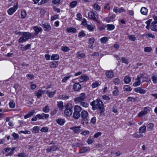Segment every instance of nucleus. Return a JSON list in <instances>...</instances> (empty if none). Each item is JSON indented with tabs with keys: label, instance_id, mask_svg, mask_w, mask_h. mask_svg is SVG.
Instances as JSON below:
<instances>
[{
	"label": "nucleus",
	"instance_id": "obj_53",
	"mask_svg": "<svg viewBox=\"0 0 157 157\" xmlns=\"http://www.w3.org/2000/svg\"><path fill=\"white\" fill-rule=\"evenodd\" d=\"M71 77V75L64 77L62 80L63 82H66L67 80L69 79Z\"/></svg>",
	"mask_w": 157,
	"mask_h": 157
},
{
	"label": "nucleus",
	"instance_id": "obj_40",
	"mask_svg": "<svg viewBox=\"0 0 157 157\" xmlns=\"http://www.w3.org/2000/svg\"><path fill=\"white\" fill-rule=\"evenodd\" d=\"M77 2L76 1H74L70 3V6L71 8H73L75 7L77 5Z\"/></svg>",
	"mask_w": 157,
	"mask_h": 157
},
{
	"label": "nucleus",
	"instance_id": "obj_30",
	"mask_svg": "<svg viewBox=\"0 0 157 157\" xmlns=\"http://www.w3.org/2000/svg\"><path fill=\"white\" fill-rule=\"evenodd\" d=\"M131 81V78L128 76H126L124 79V81L126 84L130 83Z\"/></svg>",
	"mask_w": 157,
	"mask_h": 157
},
{
	"label": "nucleus",
	"instance_id": "obj_22",
	"mask_svg": "<svg viewBox=\"0 0 157 157\" xmlns=\"http://www.w3.org/2000/svg\"><path fill=\"white\" fill-rule=\"evenodd\" d=\"M59 56L57 54H52L51 57V59L52 60H57L59 59Z\"/></svg>",
	"mask_w": 157,
	"mask_h": 157
},
{
	"label": "nucleus",
	"instance_id": "obj_62",
	"mask_svg": "<svg viewBox=\"0 0 157 157\" xmlns=\"http://www.w3.org/2000/svg\"><path fill=\"white\" fill-rule=\"evenodd\" d=\"M42 115H43L42 116L43 118V119H47L48 118L49 116L48 114H45L44 113H42Z\"/></svg>",
	"mask_w": 157,
	"mask_h": 157
},
{
	"label": "nucleus",
	"instance_id": "obj_28",
	"mask_svg": "<svg viewBox=\"0 0 157 157\" xmlns=\"http://www.w3.org/2000/svg\"><path fill=\"white\" fill-rule=\"evenodd\" d=\"M82 109L81 107L79 105H75L74 107V112L80 113L82 110Z\"/></svg>",
	"mask_w": 157,
	"mask_h": 157
},
{
	"label": "nucleus",
	"instance_id": "obj_34",
	"mask_svg": "<svg viewBox=\"0 0 157 157\" xmlns=\"http://www.w3.org/2000/svg\"><path fill=\"white\" fill-rule=\"evenodd\" d=\"M154 124L153 123H150L147 126V130L148 131H150L154 127Z\"/></svg>",
	"mask_w": 157,
	"mask_h": 157
},
{
	"label": "nucleus",
	"instance_id": "obj_17",
	"mask_svg": "<svg viewBox=\"0 0 157 157\" xmlns=\"http://www.w3.org/2000/svg\"><path fill=\"white\" fill-rule=\"evenodd\" d=\"M140 78L141 77L139 75L137 76V78L136 79V80H137L133 84V86H139L140 83Z\"/></svg>",
	"mask_w": 157,
	"mask_h": 157
},
{
	"label": "nucleus",
	"instance_id": "obj_41",
	"mask_svg": "<svg viewBox=\"0 0 157 157\" xmlns=\"http://www.w3.org/2000/svg\"><path fill=\"white\" fill-rule=\"evenodd\" d=\"M10 107V108H13L15 106V103L14 102L13 100L10 101L9 104Z\"/></svg>",
	"mask_w": 157,
	"mask_h": 157
},
{
	"label": "nucleus",
	"instance_id": "obj_55",
	"mask_svg": "<svg viewBox=\"0 0 157 157\" xmlns=\"http://www.w3.org/2000/svg\"><path fill=\"white\" fill-rule=\"evenodd\" d=\"M16 148L15 147L12 148L11 151H10L8 153V154L6 155V156H7L11 155L13 154V151Z\"/></svg>",
	"mask_w": 157,
	"mask_h": 157
},
{
	"label": "nucleus",
	"instance_id": "obj_38",
	"mask_svg": "<svg viewBox=\"0 0 157 157\" xmlns=\"http://www.w3.org/2000/svg\"><path fill=\"white\" fill-rule=\"evenodd\" d=\"M47 92L49 97L52 98L56 94V90L54 91H50L49 92L47 91Z\"/></svg>",
	"mask_w": 157,
	"mask_h": 157
},
{
	"label": "nucleus",
	"instance_id": "obj_31",
	"mask_svg": "<svg viewBox=\"0 0 157 157\" xmlns=\"http://www.w3.org/2000/svg\"><path fill=\"white\" fill-rule=\"evenodd\" d=\"M127 35H128L127 36L129 40L133 41H135L136 40V38L135 35H129L128 33H127Z\"/></svg>",
	"mask_w": 157,
	"mask_h": 157
},
{
	"label": "nucleus",
	"instance_id": "obj_26",
	"mask_svg": "<svg viewBox=\"0 0 157 157\" xmlns=\"http://www.w3.org/2000/svg\"><path fill=\"white\" fill-rule=\"evenodd\" d=\"M106 26L107 27V30L109 31L112 30L115 28L114 25L112 24H107Z\"/></svg>",
	"mask_w": 157,
	"mask_h": 157
},
{
	"label": "nucleus",
	"instance_id": "obj_23",
	"mask_svg": "<svg viewBox=\"0 0 157 157\" xmlns=\"http://www.w3.org/2000/svg\"><path fill=\"white\" fill-rule=\"evenodd\" d=\"M143 136V135L141 133H140L139 132L135 133L133 135V137L136 138H142Z\"/></svg>",
	"mask_w": 157,
	"mask_h": 157
},
{
	"label": "nucleus",
	"instance_id": "obj_43",
	"mask_svg": "<svg viewBox=\"0 0 157 157\" xmlns=\"http://www.w3.org/2000/svg\"><path fill=\"white\" fill-rule=\"evenodd\" d=\"M26 16V12L25 10H21V18H24Z\"/></svg>",
	"mask_w": 157,
	"mask_h": 157
},
{
	"label": "nucleus",
	"instance_id": "obj_64",
	"mask_svg": "<svg viewBox=\"0 0 157 157\" xmlns=\"http://www.w3.org/2000/svg\"><path fill=\"white\" fill-rule=\"evenodd\" d=\"M96 121V119L95 117H94L90 121L91 123L94 124H95Z\"/></svg>",
	"mask_w": 157,
	"mask_h": 157
},
{
	"label": "nucleus",
	"instance_id": "obj_35",
	"mask_svg": "<svg viewBox=\"0 0 157 157\" xmlns=\"http://www.w3.org/2000/svg\"><path fill=\"white\" fill-rule=\"evenodd\" d=\"M108 40V38L106 36L103 37L100 39V41L101 43L105 44Z\"/></svg>",
	"mask_w": 157,
	"mask_h": 157
},
{
	"label": "nucleus",
	"instance_id": "obj_37",
	"mask_svg": "<svg viewBox=\"0 0 157 157\" xmlns=\"http://www.w3.org/2000/svg\"><path fill=\"white\" fill-rule=\"evenodd\" d=\"M42 110L45 113L49 112L50 111L49 107L47 105H46L45 107H43Z\"/></svg>",
	"mask_w": 157,
	"mask_h": 157
},
{
	"label": "nucleus",
	"instance_id": "obj_11",
	"mask_svg": "<svg viewBox=\"0 0 157 157\" xmlns=\"http://www.w3.org/2000/svg\"><path fill=\"white\" fill-rule=\"evenodd\" d=\"M134 91L136 93H139L140 94H144L145 93L146 91L142 89L140 87L136 88L134 89Z\"/></svg>",
	"mask_w": 157,
	"mask_h": 157
},
{
	"label": "nucleus",
	"instance_id": "obj_13",
	"mask_svg": "<svg viewBox=\"0 0 157 157\" xmlns=\"http://www.w3.org/2000/svg\"><path fill=\"white\" fill-rule=\"evenodd\" d=\"M33 29L35 31L34 34L36 36L39 33H41L42 31V29L41 28H39L36 26L34 27Z\"/></svg>",
	"mask_w": 157,
	"mask_h": 157
},
{
	"label": "nucleus",
	"instance_id": "obj_24",
	"mask_svg": "<svg viewBox=\"0 0 157 157\" xmlns=\"http://www.w3.org/2000/svg\"><path fill=\"white\" fill-rule=\"evenodd\" d=\"M114 90L113 92V95L114 96H117L119 94V91L118 89V87L115 86L114 87Z\"/></svg>",
	"mask_w": 157,
	"mask_h": 157
},
{
	"label": "nucleus",
	"instance_id": "obj_5",
	"mask_svg": "<svg viewBox=\"0 0 157 157\" xmlns=\"http://www.w3.org/2000/svg\"><path fill=\"white\" fill-rule=\"evenodd\" d=\"M86 94L85 93H82L80 94V96L75 98L74 99V101L76 103H78L83 101L86 98Z\"/></svg>",
	"mask_w": 157,
	"mask_h": 157
},
{
	"label": "nucleus",
	"instance_id": "obj_33",
	"mask_svg": "<svg viewBox=\"0 0 157 157\" xmlns=\"http://www.w3.org/2000/svg\"><path fill=\"white\" fill-rule=\"evenodd\" d=\"M58 65V64L57 62L53 61L51 63L50 66V67L52 68H55Z\"/></svg>",
	"mask_w": 157,
	"mask_h": 157
},
{
	"label": "nucleus",
	"instance_id": "obj_2",
	"mask_svg": "<svg viewBox=\"0 0 157 157\" xmlns=\"http://www.w3.org/2000/svg\"><path fill=\"white\" fill-rule=\"evenodd\" d=\"M80 116L82 118L81 122V123L83 125H87L89 121L88 113L86 111L83 110L81 112Z\"/></svg>",
	"mask_w": 157,
	"mask_h": 157
},
{
	"label": "nucleus",
	"instance_id": "obj_1",
	"mask_svg": "<svg viewBox=\"0 0 157 157\" xmlns=\"http://www.w3.org/2000/svg\"><path fill=\"white\" fill-rule=\"evenodd\" d=\"M94 102L96 109L99 110L100 111L99 113L102 114L105 110L103 102L100 99H97L96 101H94Z\"/></svg>",
	"mask_w": 157,
	"mask_h": 157
},
{
	"label": "nucleus",
	"instance_id": "obj_32",
	"mask_svg": "<svg viewBox=\"0 0 157 157\" xmlns=\"http://www.w3.org/2000/svg\"><path fill=\"white\" fill-rule=\"evenodd\" d=\"M39 127L38 126H35L33 128L32 132L34 133H38L39 131Z\"/></svg>",
	"mask_w": 157,
	"mask_h": 157
},
{
	"label": "nucleus",
	"instance_id": "obj_15",
	"mask_svg": "<svg viewBox=\"0 0 157 157\" xmlns=\"http://www.w3.org/2000/svg\"><path fill=\"white\" fill-rule=\"evenodd\" d=\"M89 79V78L88 76L82 75L79 78V81L81 82H82L84 81H87Z\"/></svg>",
	"mask_w": 157,
	"mask_h": 157
},
{
	"label": "nucleus",
	"instance_id": "obj_19",
	"mask_svg": "<svg viewBox=\"0 0 157 157\" xmlns=\"http://www.w3.org/2000/svg\"><path fill=\"white\" fill-rule=\"evenodd\" d=\"M43 93V91L42 90H39L37 92L35 93V95L37 98H40L42 97V95Z\"/></svg>",
	"mask_w": 157,
	"mask_h": 157
},
{
	"label": "nucleus",
	"instance_id": "obj_44",
	"mask_svg": "<svg viewBox=\"0 0 157 157\" xmlns=\"http://www.w3.org/2000/svg\"><path fill=\"white\" fill-rule=\"evenodd\" d=\"M136 100V99L135 98L130 96L128 97L127 98V101H131L132 102H134Z\"/></svg>",
	"mask_w": 157,
	"mask_h": 157
},
{
	"label": "nucleus",
	"instance_id": "obj_56",
	"mask_svg": "<svg viewBox=\"0 0 157 157\" xmlns=\"http://www.w3.org/2000/svg\"><path fill=\"white\" fill-rule=\"evenodd\" d=\"M12 136L13 137L14 139L17 140L19 138V135L18 134L13 132L12 133Z\"/></svg>",
	"mask_w": 157,
	"mask_h": 157
},
{
	"label": "nucleus",
	"instance_id": "obj_45",
	"mask_svg": "<svg viewBox=\"0 0 157 157\" xmlns=\"http://www.w3.org/2000/svg\"><path fill=\"white\" fill-rule=\"evenodd\" d=\"M151 80L155 84L157 82V75H154L151 78Z\"/></svg>",
	"mask_w": 157,
	"mask_h": 157
},
{
	"label": "nucleus",
	"instance_id": "obj_6",
	"mask_svg": "<svg viewBox=\"0 0 157 157\" xmlns=\"http://www.w3.org/2000/svg\"><path fill=\"white\" fill-rule=\"evenodd\" d=\"M42 26L44 31L48 32L51 30V26L49 23L42 22Z\"/></svg>",
	"mask_w": 157,
	"mask_h": 157
},
{
	"label": "nucleus",
	"instance_id": "obj_18",
	"mask_svg": "<svg viewBox=\"0 0 157 157\" xmlns=\"http://www.w3.org/2000/svg\"><path fill=\"white\" fill-rule=\"evenodd\" d=\"M90 150V148L89 147H84L81 148L79 151V153H82L87 151H89Z\"/></svg>",
	"mask_w": 157,
	"mask_h": 157
},
{
	"label": "nucleus",
	"instance_id": "obj_16",
	"mask_svg": "<svg viewBox=\"0 0 157 157\" xmlns=\"http://www.w3.org/2000/svg\"><path fill=\"white\" fill-rule=\"evenodd\" d=\"M105 75L107 78H111L114 75L113 72L112 71H107L105 73Z\"/></svg>",
	"mask_w": 157,
	"mask_h": 157
},
{
	"label": "nucleus",
	"instance_id": "obj_20",
	"mask_svg": "<svg viewBox=\"0 0 157 157\" xmlns=\"http://www.w3.org/2000/svg\"><path fill=\"white\" fill-rule=\"evenodd\" d=\"M141 13L144 15H147L148 10L145 7H142L140 10Z\"/></svg>",
	"mask_w": 157,
	"mask_h": 157
},
{
	"label": "nucleus",
	"instance_id": "obj_4",
	"mask_svg": "<svg viewBox=\"0 0 157 157\" xmlns=\"http://www.w3.org/2000/svg\"><path fill=\"white\" fill-rule=\"evenodd\" d=\"M65 109L64 111L65 114L67 117L71 116L73 112L72 105L70 103H68L65 105Z\"/></svg>",
	"mask_w": 157,
	"mask_h": 157
},
{
	"label": "nucleus",
	"instance_id": "obj_7",
	"mask_svg": "<svg viewBox=\"0 0 157 157\" xmlns=\"http://www.w3.org/2000/svg\"><path fill=\"white\" fill-rule=\"evenodd\" d=\"M88 15L90 19L98 22V21L97 19L98 18V14L97 13L96 14H95L94 12L92 11H90L88 13Z\"/></svg>",
	"mask_w": 157,
	"mask_h": 157
},
{
	"label": "nucleus",
	"instance_id": "obj_59",
	"mask_svg": "<svg viewBox=\"0 0 157 157\" xmlns=\"http://www.w3.org/2000/svg\"><path fill=\"white\" fill-rule=\"evenodd\" d=\"M121 60L122 61V63H125L126 64H128V60L125 59L124 57H122L121 58Z\"/></svg>",
	"mask_w": 157,
	"mask_h": 157
},
{
	"label": "nucleus",
	"instance_id": "obj_27",
	"mask_svg": "<svg viewBox=\"0 0 157 157\" xmlns=\"http://www.w3.org/2000/svg\"><path fill=\"white\" fill-rule=\"evenodd\" d=\"M80 113L74 112L73 114V118L75 119H78L80 117Z\"/></svg>",
	"mask_w": 157,
	"mask_h": 157
},
{
	"label": "nucleus",
	"instance_id": "obj_3",
	"mask_svg": "<svg viewBox=\"0 0 157 157\" xmlns=\"http://www.w3.org/2000/svg\"><path fill=\"white\" fill-rule=\"evenodd\" d=\"M22 36L20 37L18 40L19 43H21L26 41L28 39H30L32 37L31 33L28 32H24L22 34Z\"/></svg>",
	"mask_w": 157,
	"mask_h": 157
},
{
	"label": "nucleus",
	"instance_id": "obj_8",
	"mask_svg": "<svg viewBox=\"0 0 157 157\" xmlns=\"http://www.w3.org/2000/svg\"><path fill=\"white\" fill-rule=\"evenodd\" d=\"M151 108L148 107H145L144 108V110L141 111L138 114L137 116L139 117H140L142 116L147 114L148 112L150 111Z\"/></svg>",
	"mask_w": 157,
	"mask_h": 157
},
{
	"label": "nucleus",
	"instance_id": "obj_49",
	"mask_svg": "<svg viewBox=\"0 0 157 157\" xmlns=\"http://www.w3.org/2000/svg\"><path fill=\"white\" fill-rule=\"evenodd\" d=\"M113 82L115 85H118L120 82V80L118 78H115L113 80Z\"/></svg>",
	"mask_w": 157,
	"mask_h": 157
},
{
	"label": "nucleus",
	"instance_id": "obj_29",
	"mask_svg": "<svg viewBox=\"0 0 157 157\" xmlns=\"http://www.w3.org/2000/svg\"><path fill=\"white\" fill-rule=\"evenodd\" d=\"M57 106L60 110H62L64 107L63 102L62 101L58 102L57 104Z\"/></svg>",
	"mask_w": 157,
	"mask_h": 157
},
{
	"label": "nucleus",
	"instance_id": "obj_9",
	"mask_svg": "<svg viewBox=\"0 0 157 157\" xmlns=\"http://www.w3.org/2000/svg\"><path fill=\"white\" fill-rule=\"evenodd\" d=\"M18 7V5L17 4L14 5L13 7L10 8L7 11L8 14L10 15H12L14 13Z\"/></svg>",
	"mask_w": 157,
	"mask_h": 157
},
{
	"label": "nucleus",
	"instance_id": "obj_14",
	"mask_svg": "<svg viewBox=\"0 0 157 157\" xmlns=\"http://www.w3.org/2000/svg\"><path fill=\"white\" fill-rule=\"evenodd\" d=\"M56 122L59 125L62 126L65 122V121L64 119L58 118L56 120Z\"/></svg>",
	"mask_w": 157,
	"mask_h": 157
},
{
	"label": "nucleus",
	"instance_id": "obj_57",
	"mask_svg": "<svg viewBox=\"0 0 157 157\" xmlns=\"http://www.w3.org/2000/svg\"><path fill=\"white\" fill-rule=\"evenodd\" d=\"M113 17L112 16H110L109 17L105 18V21L108 22L111 21L113 20Z\"/></svg>",
	"mask_w": 157,
	"mask_h": 157
},
{
	"label": "nucleus",
	"instance_id": "obj_36",
	"mask_svg": "<svg viewBox=\"0 0 157 157\" xmlns=\"http://www.w3.org/2000/svg\"><path fill=\"white\" fill-rule=\"evenodd\" d=\"M31 48V45L29 44H28L26 45L25 46L23 47H21V50L22 51L26 50L27 49H29Z\"/></svg>",
	"mask_w": 157,
	"mask_h": 157
},
{
	"label": "nucleus",
	"instance_id": "obj_46",
	"mask_svg": "<svg viewBox=\"0 0 157 157\" xmlns=\"http://www.w3.org/2000/svg\"><path fill=\"white\" fill-rule=\"evenodd\" d=\"M80 105L83 107L86 108L88 106L89 104L87 103L84 101H82L80 102Z\"/></svg>",
	"mask_w": 157,
	"mask_h": 157
},
{
	"label": "nucleus",
	"instance_id": "obj_61",
	"mask_svg": "<svg viewBox=\"0 0 157 157\" xmlns=\"http://www.w3.org/2000/svg\"><path fill=\"white\" fill-rule=\"evenodd\" d=\"M73 147H78L81 146L83 145V144L81 143H75L73 144Z\"/></svg>",
	"mask_w": 157,
	"mask_h": 157
},
{
	"label": "nucleus",
	"instance_id": "obj_42",
	"mask_svg": "<svg viewBox=\"0 0 157 157\" xmlns=\"http://www.w3.org/2000/svg\"><path fill=\"white\" fill-rule=\"evenodd\" d=\"M123 89L124 90L126 91H131L132 90V88L130 87L128 85H126L124 87Z\"/></svg>",
	"mask_w": 157,
	"mask_h": 157
},
{
	"label": "nucleus",
	"instance_id": "obj_54",
	"mask_svg": "<svg viewBox=\"0 0 157 157\" xmlns=\"http://www.w3.org/2000/svg\"><path fill=\"white\" fill-rule=\"evenodd\" d=\"M94 8L96 10H99L100 9L99 6L97 3H95L94 5Z\"/></svg>",
	"mask_w": 157,
	"mask_h": 157
},
{
	"label": "nucleus",
	"instance_id": "obj_21",
	"mask_svg": "<svg viewBox=\"0 0 157 157\" xmlns=\"http://www.w3.org/2000/svg\"><path fill=\"white\" fill-rule=\"evenodd\" d=\"M146 130V127L145 125H143L139 129V132L141 134L144 133Z\"/></svg>",
	"mask_w": 157,
	"mask_h": 157
},
{
	"label": "nucleus",
	"instance_id": "obj_10",
	"mask_svg": "<svg viewBox=\"0 0 157 157\" xmlns=\"http://www.w3.org/2000/svg\"><path fill=\"white\" fill-rule=\"evenodd\" d=\"M58 150V147L55 145H53L48 147L46 150L47 153H49L52 151H56V150Z\"/></svg>",
	"mask_w": 157,
	"mask_h": 157
},
{
	"label": "nucleus",
	"instance_id": "obj_47",
	"mask_svg": "<svg viewBox=\"0 0 157 157\" xmlns=\"http://www.w3.org/2000/svg\"><path fill=\"white\" fill-rule=\"evenodd\" d=\"M94 40L95 39L94 38H91L89 39L88 43L89 44H93L94 43Z\"/></svg>",
	"mask_w": 157,
	"mask_h": 157
},
{
	"label": "nucleus",
	"instance_id": "obj_39",
	"mask_svg": "<svg viewBox=\"0 0 157 157\" xmlns=\"http://www.w3.org/2000/svg\"><path fill=\"white\" fill-rule=\"evenodd\" d=\"M61 50L63 51L67 52L70 50L69 48L66 46H62L61 47Z\"/></svg>",
	"mask_w": 157,
	"mask_h": 157
},
{
	"label": "nucleus",
	"instance_id": "obj_25",
	"mask_svg": "<svg viewBox=\"0 0 157 157\" xmlns=\"http://www.w3.org/2000/svg\"><path fill=\"white\" fill-rule=\"evenodd\" d=\"M66 30L67 32L69 33H75L76 31V29L73 27L68 28Z\"/></svg>",
	"mask_w": 157,
	"mask_h": 157
},
{
	"label": "nucleus",
	"instance_id": "obj_58",
	"mask_svg": "<svg viewBox=\"0 0 157 157\" xmlns=\"http://www.w3.org/2000/svg\"><path fill=\"white\" fill-rule=\"evenodd\" d=\"M145 36L147 37H151L153 39H154L155 38V36L151 33L146 34H145Z\"/></svg>",
	"mask_w": 157,
	"mask_h": 157
},
{
	"label": "nucleus",
	"instance_id": "obj_48",
	"mask_svg": "<svg viewBox=\"0 0 157 157\" xmlns=\"http://www.w3.org/2000/svg\"><path fill=\"white\" fill-rule=\"evenodd\" d=\"M94 100L90 102V105L92 106V109L93 110H94L96 109V105L95 104Z\"/></svg>",
	"mask_w": 157,
	"mask_h": 157
},
{
	"label": "nucleus",
	"instance_id": "obj_12",
	"mask_svg": "<svg viewBox=\"0 0 157 157\" xmlns=\"http://www.w3.org/2000/svg\"><path fill=\"white\" fill-rule=\"evenodd\" d=\"M81 85L78 83H76L73 86V89L75 91L79 90L81 89Z\"/></svg>",
	"mask_w": 157,
	"mask_h": 157
},
{
	"label": "nucleus",
	"instance_id": "obj_52",
	"mask_svg": "<svg viewBox=\"0 0 157 157\" xmlns=\"http://www.w3.org/2000/svg\"><path fill=\"white\" fill-rule=\"evenodd\" d=\"M87 28L90 31H93L94 30V27L90 25H87Z\"/></svg>",
	"mask_w": 157,
	"mask_h": 157
},
{
	"label": "nucleus",
	"instance_id": "obj_60",
	"mask_svg": "<svg viewBox=\"0 0 157 157\" xmlns=\"http://www.w3.org/2000/svg\"><path fill=\"white\" fill-rule=\"evenodd\" d=\"M26 77L28 79H32L34 78V76L33 75L31 74H28L26 75Z\"/></svg>",
	"mask_w": 157,
	"mask_h": 157
},
{
	"label": "nucleus",
	"instance_id": "obj_50",
	"mask_svg": "<svg viewBox=\"0 0 157 157\" xmlns=\"http://www.w3.org/2000/svg\"><path fill=\"white\" fill-rule=\"evenodd\" d=\"M85 34L84 31L83 30L81 31L80 32L78 33V37L81 38L85 36Z\"/></svg>",
	"mask_w": 157,
	"mask_h": 157
},
{
	"label": "nucleus",
	"instance_id": "obj_63",
	"mask_svg": "<svg viewBox=\"0 0 157 157\" xmlns=\"http://www.w3.org/2000/svg\"><path fill=\"white\" fill-rule=\"evenodd\" d=\"M99 85V83L97 82H96L95 83H93L92 84V88H94L97 87Z\"/></svg>",
	"mask_w": 157,
	"mask_h": 157
},
{
	"label": "nucleus",
	"instance_id": "obj_51",
	"mask_svg": "<svg viewBox=\"0 0 157 157\" xmlns=\"http://www.w3.org/2000/svg\"><path fill=\"white\" fill-rule=\"evenodd\" d=\"M144 51L145 52H150L152 50V48L151 47H146L144 48Z\"/></svg>",
	"mask_w": 157,
	"mask_h": 157
}]
</instances>
